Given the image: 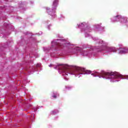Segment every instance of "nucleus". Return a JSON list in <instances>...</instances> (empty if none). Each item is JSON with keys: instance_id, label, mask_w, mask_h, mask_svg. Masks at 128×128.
<instances>
[{"instance_id": "7", "label": "nucleus", "mask_w": 128, "mask_h": 128, "mask_svg": "<svg viewBox=\"0 0 128 128\" xmlns=\"http://www.w3.org/2000/svg\"><path fill=\"white\" fill-rule=\"evenodd\" d=\"M86 74H92V71H90V70H87L86 71Z\"/></svg>"}, {"instance_id": "5", "label": "nucleus", "mask_w": 128, "mask_h": 128, "mask_svg": "<svg viewBox=\"0 0 128 128\" xmlns=\"http://www.w3.org/2000/svg\"><path fill=\"white\" fill-rule=\"evenodd\" d=\"M58 0H54L53 2V6H54V10H56V8L58 6Z\"/></svg>"}, {"instance_id": "9", "label": "nucleus", "mask_w": 128, "mask_h": 128, "mask_svg": "<svg viewBox=\"0 0 128 128\" xmlns=\"http://www.w3.org/2000/svg\"><path fill=\"white\" fill-rule=\"evenodd\" d=\"M82 24H83V23H82V24H81V26H82Z\"/></svg>"}, {"instance_id": "2", "label": "nucleus", "mask_w": 128, "mask_h": 128, "mask_svg": "<svg viewBox=\"0 0 128 128\" xmlns=\"http://www.w3.org/2000/svg\"><path fill=\"white\" fill-rule=\"evenodd\" d=\"M93 76H98L99 78H108V80H112V78H116L118 74L114 72H105L103 74H100L98 72H95L91 74Z\"/></svg>"}, {"instance_id": "6", "label": "nucleus", "mask_w": 128, "mask_h": 128, "mask_svg": "<svg viewBox=\"0 0 128 128\" xmlns=\"http://www.w3.org/2000/svg\"><path fill=\"white\" fill-rule=\"evenodd\" d=\"M118 78H127L128 80V75H122L119 74L118 75Z\"/></svg>"}, {"instance_id": "3", "label": "nucleus", "mask_w": 128, "mask_h": 128, "mask_svg": "<svg viewBox=\"0 0 128 128\" xmlns=\"http://www.w3.org/2000/svg\"><path fill=\"white\" fill-rule=\"evenodd\" d=\"M117 18L119 20H121V22H126L128 21V18H122V16L120 15L116 16L114 17V18L116 19Z\"/></svg>"}, {"instance_id": "8", "label": "nucleus", "mask_w": 128, "mask_h": 128, "mask_svg": "<svg viewBox=\"0 0 128 128\" xmlns=\"http://www.w3.org/2000/svg\"><path fill=\"white\" fill-rule=\"evenodd\" d=\"M52 98H56V96L54 95L52 96Z\"/></svg>"}, {"instance_id": "1", "label": "nucleus", "mask_w": 128, "mask_h": 128, "mask_svg": "<svg viewBox=\"0 0 128 128\" xmlns=\"http://www.w3.org/2000/svg\"><path fill=\"white\" fill-rule=\"evenodd\" d=\"M59 66H60L58 68L59 70H61L66 76H68V74H78V72L79 74H82V73H80V72H85L84 68H80L76 70L68 65L60 64Z\"/></svg>"}, {"instance_id": "10", "label": "nucleus", "mask_w": 128, "mask_h": 128, "mask_svg": "<svg viewBox=\"0 0 128 128\" xmlns=\"http://www.w3.org/2000/svg\"><path fill=\"white\" fill-rule=\"evenodd\" d=\"M49 66H51V65Z\"/></svg>"}, {"instance_id": "4", "label": "nucleus", "mask_w": 128, "mask_h": 128, "mask_svg": "<svg viewBox=\"0 0 128 128\" xmlns=\"http://www.w3.org/2000/svg\"><path fill=\"white\" fill-rule=\"evenodd\" d=\"M128 49L124 48V50H120L119 52V54H128Z\"/></svg>"}]
</instances>
